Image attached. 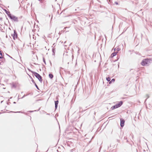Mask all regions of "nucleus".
Segmentation results:
<instances>
[{"mask_svg": "<svg viewBox=\"0 0 152 152\" xmlns=\"http://www.w3.org/2000/svg\"><path fill=\"white\" fill-rule=\"evenodd\" d=\"M14 113H23V112H21L20 111H19V112H13Z\"/></svg>", "mask_w": 152, "mask_h": 152, "instance_id": "16", "label": "nucleus"}, {"mask_svg": "<svg viewBox=\"0 0 152 152\" xmlns=\"http://www.w3.org/2000/svg\"><path fill=\"white\" fill-rule=\"evenodd\" d=\"M55 108L56 109L58 107V101L57 100L55 101Z\"/></svg>", "mask_w": 152, "mask_h": 152, "instance_id": "8", "label": "nucleus"}, {"mask_svg": "<svg viewBox=\"0 0 152 152\" xmlns=\"http://www.w3.org/2000/svg\"><path fill=\"white\" fill-rule=\"evenodd\" d=\"M52 51H53V52L54 53H55L54 52H55V49H52Z\"/></svg>", "mask_w": 152, "mask_h": 152, "instance_id": "19", "label": "nucleus"}, {"mask_svg": "<svg viewBox=\"0 0 152 152\" xmlns=\"http://www.w3.org/2000/svg\"><path fill=\"white\" fill-rule=\"evenodd\" d=\"M9 17L14 21L18 22L19 21L18 18L14 15H10Z\"/></svg>", "mask_w": 152, "mask_h": 152, "instance_id": "3", "label": "nucleus"}, {"mask_svg": "<svg viewBox=\"0 0 152 152\" xmlns=\"http://www.w3.org/2000/svg\"><path fill=\"white\" fill-rule=\"evenodd\" d=\"M13 103H14V104H15V103H16V102H13Z\"/></svg>", "mask_w": 152, "mask_h": 152, "instance_id": "24", "label": "nucleus"}, {"mask_svg": "<svg viewBox=\"0 0 152 152\" xmlns=\"http://www.w3.org/2000/svg\"><path fill=\"white\" fill-rule=\"evenodd\" d=\"M3 58L2 55L1 51L0 50V58Z\"/></svg>", "mask_w": 152, "mask_h": 152, "instance_id": "12", "label": "nucleus"}, {"mask_svg": "<svg viewBox=\"0 0 152 152\" xmlns=\"http://www.w3.org/2000/svg\"><path fill=\"white\" fill-rule=\"evenodd\" d=\"M123 104V102L122 101H120L119 103L115 104L116 107L118 108L120 107Z\"/></svg>", "mask_w": 152, "mask_h": 152, "instance_id": "5", "label": "nucleus"}, {"mask_svg": "<svg viewBox=\"0 0 152 152\" xmlns=\"http://www.w3.org/2000/svg\"><path fill=\"white\" fill-rule=\"evenodd\" d=\"M125 122V121L123 119H121V127H123L124 126V124Z\"/></svg>", "mask_w": 152, "mask_h": 152, "instance_id": "6", "label": "nucleus"}, {"mask_svg": "<svg viewBox=\"0 0 152 152\" xmlns=\"http://www.w3.org/2000/svg\"><path fill=\"white\" fill-rule=\"evenodd\" d=\"M33 111H30L29 112H33Z\"/></svg>", "mask_w": 152, "mask_h": 152, "instance_id": "25", "label": "nucleus"}, {"mask_svg": "<svg viewBox=\"0 0 152 152\" xmlns=\"http://www.w3.org/2000/svg\"><path fill=\"white\" fill-rule=\"evenodd\" d=\"M112 83V81H110L109 82V84H110Z\"/></svg>", "mask_w": 152, "mask_h": 152, "instance_id": "20", "label": "nucleus"}, {"mask_svg": "<svg viewBox=\"0 0 152 152\" xmlns=\"http://www.w3.org/2000/svg\"><path fill=\"white\" fill-rule=\"evenodd\" d=\"M152 61V60L151 58L144 59L142 61L141 63V64L143 66H145L147 64H148L149 63H150L151 61Z\"/></svg>", "mask_w": 152, "mask_h": 152, "instance_id": "1", "label": "nucleus"}, {"mask_svg": "<svg viewBox=\"0 0 152 152\" xmlns=\"http://www.w3.org/2000/svg\"><path fill=\"white\" fill-rule=\"evenodd\" d=\"M35 86H36V87L38 89V90H39L38 86H37V84H36L35 83Z\"/></svg>", "mask_w": 152, "mask_h": 152, "instance_id": "14", "label": "nucleus"}, {"mask_svg": "<svg viewBox=\"0 0 152 152\" xmlns=\"http://www.w3.org/2000/svg\"><path fill=\"white\" fill-rule=\"evenodd\" d=\"M112 82H114L115 81V80L114 79H113L111 80Z\"/></svg>", "mask_w": 152, "mask_h": 152, "instance_id": "17", "label": "nucleus"}, {"mask_svg": "<svg viewBox=\"0 0 152 152\" xmlns=\"http://www.w3.org/2000/svg\"><path fill=\"white\" fill-rule=\"evenodd\" d=\"M116 106H115V105L112 106L111 108L112 109V110H113L115 109V108H117V107H116Z\"/></svg>", "mask_w": 152, "mask_h": 152, "instance_id": "10", "label": "nucleus"}, {"mask_svg": "<svg viewBox=\"0 0 152 152\" xmlns=\"http://www.w3.org/2000/svg\"><path fill=\"white\" fill-rule=\"evenodd\" d=\"M118 53L117 52H114L112 53L111 55V57L112 58H113V57H114L115 56L116 54Z\"/></svg>", "mask_w": 152, "mask_h": 152, "instance_id": "7", "label": "nucleus"}, {"mask_svg": "<svg viewBox=\"0 0 152 152\" xmlns=\"http://www.w3.org/2000/svg\"><path fill=\"white\" fill-rule=\"evenodd\" d=\"M106 80L108 81H110V78L109 77H107L106 78Z\"/></svg>", "mask_w": 152, "mask_h": 152, "instance_id": "13", "label": "nucleus"}, {"mask_svg": "<svg viewBox=\"0 0 152 152\" xmlns=\"http://www.w3.org/2000/svg\"><path fill=\"white\" fill-rule=\"evenodd\" d=\"M1 64V63L0 62V64Z\"/></svg>", "mask_w": 152, "mask_h": 152, "instance_id": "26", "label": "nucleus"}, {"mask_svg": "<svg viewBox=\"0 0 152 152\" xmlns=\"http://www.w3.org/2000/svg\"><path fill=\"white\" fill-rule=\"evenodd\" d=\"M31 72L33 75H34L37 78H38L39 81L41 83H42V77L37 72L32 71H31Z\"/></svg>", "mask_w": 152, "mask_h": 152, "instance_id": "2", "label": "nucleus"}, {"mask_svg": "<svg viewBox=\"0 0 152 152\" xmlns=\"http://www.w3.org/2000/svg\"><path fill=\"white\" fill-rule=\"evenodd\" d=\"M6 13H7V14L8 15V16L9 17V16H10V15H11L10 12L9 11H7L6 10Z\"/></svg>", "mask_w": 152, "mask_h": 152, "instance_id": "11", "label": "nucleus"}, {"mask_svg": "<svg viewBox=\"0 0 152 152\" xmlns=\"http://www.w3.org/2000/svg\"><path fill=\"white\" fill-rule=\"evenodd\" d=\"M116 4H118V3L117 2H116L115 3Z\"/></svg>", "mask_w": 152, "mask_h": 152, "instance_id": "22", "label": "nucleus"}, {"mask_svg": "<svg viewBox=\"0 0 152 152\" xmlns=\"http://www.w3.org/2000/svg\"><path fill=\"white\" fill-rule=\"evenodd\" d=\"M120 49L119 48H117V49H116V50L117 51H119L120 50Z\"/></svg>", "mask_w": 152, "mask_h": 152, "instance_id": "18", "label": "nucleus"}, {"mask_svg": "<svg viewBox=\"0 0 152 152\" xmlns=\"http://www.w3.org/2000/svg\"><path fill=\"white\" fill-rule=\"evenodd\" d=\"M147 98H148L149 97V96L148 95H147Z\"/></svg>", "mask_w": 152, "mask_h": 152, "instance_id": "21", "label": "nucleus"}, {"mask_svg": "<svg viewBox=\"0 0 152 152\" xmlns=\"http://www.w3.org/2000/svg\"><path fill=\"white\" fill-rule=\"evenodd\" d=\"M49 77L50 79H52L53 77V75L52 74H50L49 75Z\"/></svg>", "mask_w": 152, "mask_h": 152, "instance_id": "9", "label": "nucleus"}, {"mask_svg": "<svg viewBox=\"0 0 152 152\" xmlns=\"http://www.w3.org/2000/svg\"><path fill=\"white\" fill-rule=\"evenodd\" d=\"M12 36L14 40L17 38V34L15 30L14 31V33L12 34Z\"/></svg>", "mask_w": 152, "mask_h": 152, "instance_id": "4", "label": "nucleus"}, {"mask_svg": "<svg viewBox=\"0 0 152 152\" xmlns=\"http://www.w3.org/2000/svg\"><path fill=\"white\" fill-rule=\"evenodd\" d=\"M43 62H44L45 64H46V62H45V58H44V57H43Z\"/></svg>", "mask_w": 152, "mask_h": 152, "instance_id": "15", "label": "nucleus"}, {"mask_svg": "<svg viewBox=\"0 0 152 152\" xmlns=\"http://www.w3.org/2000/svg\"><path fill=\"white\" fill-rule=\"evenodd\" d=\"M25 96H23L22 98H23V97H24Z\"/></svg>", "mask_w": 152, "mask_h": 152, "instance_id": "23", "label": "nucleus"}]
</instances>
